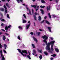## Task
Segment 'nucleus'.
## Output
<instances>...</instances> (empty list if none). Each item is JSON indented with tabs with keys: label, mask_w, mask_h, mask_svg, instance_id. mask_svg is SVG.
<instances>
[{
	"label": "nucleus",
	"mask_w": 60,
	"mask_h": 60,
	"mask_svg": "<svg viewBox=\"0 0 60 60\" xmlns=\"http://www.w3.org/2000/svg\"><path fill=\"white\" fill-rule=\"evenodd\" d=\"M27 57L29 58V59H30V60H31V57H30V56L29 55H28L27 56Z\"/></svg>",
	"instance_id": "nucleus-27"
},
{
	"label": "nucleus",
	"mask_w": 60,
	"mask_h": 60,
	"mask_svg": "<svg viewBox=\"0 0 60 60\" xmlns=\"http://www.w3.org/2000/svg\"><path fill=\"white\" fill-rule=\"evenodd\" d=\"M22 5H25V4H22Z\"/></svg>",
	"instance_id": "nucleus-60"
},
{
	"label": "nucleus",
	"mask_w": 60,
	"mask_h": 60,
	"mask_svg": "<svg viewBox=\"0 0 60 60\" xmlns=\"http://www.w3.org/2000/svg\"><path fill=\"white\" fill-rule=\"evenodd\" d=\"M43 39H45L43 41L45 43L46 45V50H48V52L50 53L51 52V51L50 50V45H51V49L52 51H54V49L53 48V45L55 43V41L54 40L51 41L50 42L48 43H47V40L48 39V37L44 35L42 37Z\"/></svg>",
	"instance_id": "nucleus-1"
},
{
	"label": "nucleus",
	"mask_w": 60,
	"mask_h": 60,
	"mask_svg": "<svg viewBox=\"0 0 60 60\" xmlns=\"http://www.w3.org/2000/svg\"><path fill=\"white\" fill-rule=\"evenodd\" d=\"M3 25H4V24L2 23L1 25V26H3Z\"/></svg>",
	"instance_id": "nucleus-52"
},
{
	"label": "nucleus",
	"mask_w": 60,
	"mask_h": 60,
	"mask_svg": "<svg viewBox=\"0 0 60 60\" xmlns=\"http://www.w3.org/2000/svg\"><path fill=\"white\" fill-rule=\"evenodd\" d=\"M32 12L33 13H33H34V10L33 9H32Z\"/></svg>",
	"instance_id": "nucleus-44"
},
{
	"label": "nucleus",
	"mask_w": 60,
	"mask_h": 60,
	"mask_svg": "<svg viewBox=\"0 0 60 60\" xmlns=\"http://www.w3.org/2000/svg\"><path fill=\"white\" fill-rule=\"evenodd\" d=\"M27 5H25V6H26V7H27Z\"/></svg>",
	"instance_id": "nucleus-63"
},
{
	"label": "nucleus",
	"mask_w": 60,
	"mask_h": 60,
	"mask_svg": "<svg viewBox=\"0 0 60 60\" xmlns=\"http://www.w3.org/2000/svg\"><path fill=\"white\" fill-rule=\"evenodd\" d=\"M30 21H29L28 22V23H30Z\"/></svg>",
	"instance_id": "nucleus-56"
},
{
	"label": "nucleus",
	"mask_w": 60,
	"mask_h": 60,
	"mask_svg": "<svg viewBox=\"0 0 60 60\" xmlns=\"http://www.w3.org/2000/svg\"><path fill=\"white\" fill-rule=\"evenodd\" d=\"M40 11H41V13L42 14H44V13L43 12H44V11H43V10H42V9H40Z\"/></svg>",
	"instance_id": "nucleus-17"
},
{
	"label": "nucleus",
	"mask_w": 60,
	"mask_h": 60,
	"mask_svg": "<svg viewBox=\"0 0 60 60\" xmlns=\"http://www.w3.org/2000/svg\"><path fill=\"white\" fill-rule=\"evenodd\" d=\"M1 30H2V31H3L4 32V31H5V30H4L2 29Z\"/></svg>",
	"instance_id": "nucleus-45"
},
{
	"label": "nucleus",
	"mask_w": 60,
	"mask_h": 60,
	"mask_svg": "<svg viewBox=\"0 0 60 60\" xmlns=\"http://www.w3.org/2000/svg\"><path fill=\"white\" fill-rule=\"evenodd\" d=\"M27 14H28V15H29V14H29V13H27Z\"/></svg>",
	"instance_id": "nucleus-64"
},
{
	"label": "nucleus",
	"mask_w": 60,
	"mask_h": 60,
	"mask_svg": "<svg viewBox=\"0 0 60 60\" xmlns=\"http://www.w3.org/2000/svg\"><path fill=\"white\" fill-rule=\"evenodd\" d=\"M33 52L34 53H32V54L33 55H34V53L36 54V51H35V50H33Z\"/></svg>",
	"instance_id": "nucleus-12"
},
{
	"label": "nucleus",
	"mask_w": 60,
	"mask_h": 60,
	"mask_svg": "<svg viewBox=\"0 0 60 60\" xmlns=\"http://www.w3.org/2000/svg\"><path fill=\"white\" fill-rule=\"evenodd\" d=\"M50 39L52 40H53L54 39V38L52 37H50Z\"/></svg>",
	"instance_id": "nucleus-37"
},
{
	"label": "nucleus",
	"mask_w": 60,
	"mask_h": 60,
	"mask_svg": "<svg viewBox=\"0 0 60 60\" xmlns=\"http://www.w3.org/2000/svg\"><path fill=\"white\" fill-rule=\"evenodd\" d=\"M7 17L8 19H10V16H9V15H8V14L7 15Z\"/></svg>",
	"instance_id": "nucleus-32"
},
{
	"label": "nucleus",
	"mask_w": 60,
	"mask_h": 60,
	"mask_svg": "<svg viewBox=\"0 0 60 60\" xmlns=\"http://www.w3.org/2000/svg\"><path fill=\"white\" fill-rule=\"evenodd\" d=\"M48 29L49 30V32H51V33H52V32L51 31V28L49 27H48Z\"/></svg>",
	"instance_id": "nucleus-11"
},
{
	"label": "nucleus",
	"mask_w": 60,
	"mask_h": 60,
	"mask_svg": "<svg viewBox=\"0 0 60 60\" xmlns=\"http://www.w3.org/2000/svg\"><path fill=\"white\" fill-rule=\"evenodd\" d=\"M23 16L24 17V18L25 19H26V15H25V14H24L23 15Z\"/></svg>",
	"instance_id": "nucleus-35"
},
{
	"label": "nucleus",
	"mask_w": 60,
	"mask_h": 60,
	"mask_svg": "<svg viewBox=\"0 0 60 60\" xmlns=\"http://www.w3.org/2000/svg\"><path fill=\"white\" fill-rule=\"evenodd\" d=\"M44 53L45 55H46V56H48V53H47V52H44Z\"/></svg>",
	"instance_id": "nucleus-24"
},
{
	"label": "nucleus",
	"mask_w": 60,
	"mask_h": 60,
	"mask_svg": "<svg viewBox=\"0 0 60 60\" xmlns=\"http://www.w3.org/2000/svg\"><path fill=\"white\" fill-rule=\"evenodd\" d=\"M30 34H32V35H33V32H31L30 33Z\"/></svg>",
	"instance_id": "nucleus-46"
},
{
	"label": "nucleus",
	"mask_w": 60,
	"mask_h": 60,
	"mask_svg": "<svg viewBox=\"0 0 60 60\" xmlns=\"http://www.w3.org/2000/svg\"><path fill=\"white\" fill-rule=\"evenodd\" d=\"M40 7L41 8H44V7H45V6H40Z\"/></svg>",
	"instance_id": "nucleus-33"
},
{
	"label": "nucleus",
	"mask_w": 60,
	"mask_h": 60,
	"mask_svg": "<svg viewBox=\"0 0 60 60\" xmlns=\"http://www.w3.org/2000/svg\"><path fill=\"white\" fill-rule=\"evenodd\" d=\"M5 0H2V1H5Z\"/></svg>",
	"instance_id": "nucleus-59"
},
{
	"label": "nucleus",
	"mask_w": 60,
	"mask_h": 60,
	"mask_svg": "<svg viewBox=\"0 0 60 60\" xmlns=\"http://www.w3.org/2000/svg\"><path fill=\"white\" fill-rule=\"evenodd\" d=\"M39 6H38L37 8L36 9V11H38V10L39 9Z\"/></svg>",
	"instance_id": "nucleus-29"
},
{
	"label": "nucleus",
	"mask_w": 60,
	"mask_h": 60,
	"mask_svg": "<svg viewBox=\"0 0 60 60\" xmlns=\"http://www.w3.org/2000/svg\"><path fill=\"white\" fill-rule=\"evenodd\" d=\"M10 0H7L8 1V2H9V1H10Z\"/></svg>",
	"instance_id": "nucleus-55"
},
{
	"label": "nucleus",
	"mask_w": 60,
	"mask_h": 60,
	"mask_svg": "<svg viewBox=\"0 0 60 60\" xmlns=\"http://www.w3.org/2000/svg\"><path fill=\"white\" fill-rule=\"evenodd\" d=\"M50 59L51 60H53V58H50Z\"/></svg>",
	"instance_id": "nucleus-49"
},
{
	"label": "nucleus",
	"mask_w": 60,
	"mask_h": 60,
	"mask_svg": "<svg viewBox=\"0 0 60 60\" xmlns=\"http://www.w3.org/2000/svg\"><path fill=\"white\" fill-rule=\"evenodd\" d=\"M41 2L42 3H45V1L44 0H41Z\"/></svg>",
	"instance_id": "nucleus-30"
},
{
	"label": "nucleus",
	"mask_w": 60,
	"mask_h": 60,
	"mask_svg": "<svg viewBox=\"0 0 60 60\" xmlns=\"http://www.w3.org/2000/svg\"><path fill=\"white\" fill-rule=\"evenodd\" d=\"M52 16L53 17V18H56V16L54 15H52Z\"/></svg>",
	"instance_id": "nucleus-26"
},
{
	"label": "nucleus",
	"mask_w": 60,
	"mask_h": 60,
	"mask_svg": "<svg viewBox=\"0 0 60 60\" xmlns=\"http://www.w3.org/2000/svg\"><path fill=\"white\" fill-rule=\"evenodd\" d=\"M4 46L5 49H6V48H7V45H6V44H4Z\"/></svg>",
	"instance_id": "nucleus-21"
},
{
	"label": "nucleus",
	"mask_w": 60,
	"mask_h": 60,
	"mask_svg": "<svg viewBox=\"0 0 60 60\" xmlns=\"http://www.w3.org/2000/svg\"><path fill=\"white\" fill-rule=\"evenodd\" d=\"M38 51L39 52H40V53H42V49H41L40 51V50H39V49H38Z\"/></svg>",
	"instance_id": "nucleus-19"
},
{
	"label": "nucleus",
	"mask_w": 60,
	"mask_h": 60,
	"mask_svg": "<svg viewBox=\"0 0 60 60\" xmlns=\"http://www.w3.org/2000/svg\"><path fill=\"white\" fill-rule=\"evenodd\" d=\"M28 53L29 55H30V52H28Z\"/></svg>",
	"instance_id": "nucleus-53"
},
{
	"label": "nucleus",
	"mask_w": 60,
	"mask_h": 60,
	"mask_svg": "<svg viewBox=\"0 0 60 60\" xmlns=\"http://www.w3.org/2000/svg\"><path fill=\"white\" fill-rule=\"evenodd\" d=\"M32 1H33V2H34V1H35V0H32Z\"/></svg>",
	"instance_id": "nucleus-57"
},
{
	"label": "nucleus",
	"mask_w": 60,
	"mask_h": 60,
	"mask_svg": "<svg viewBox=\"0 0 60 60\" xmlns=\"http://www.w3.org/2000/svg\"><path fill=\"white\" fill-rule=\"evenodd\" d=\"M5 34H6V35H7L8 36V35H9V34H7V33H5Z\"/></svg>",
	"instance_id": "nucleus-50"
},
{
	"label": "nucleus",
	"mask_w": 60,
	"mask_h": 60,
	"mask_svg": "<svg viewBox=\"0 0 60 60\" xmlns=\"http://www.w3.org/2000/svg\"><path fill=\"white\" fill-rule=\"evenodd\" d=\"M26 8L27 11H29V13L30 14V15H32V14L31 13V11H30V10L29 9V8H28V7H26Z\"/></svg>",
	"instance_id": "nucleus-7"
},
{
	"label": "nucleus",
	"mask_w": 60,
	"mask_h": 60,
	"mask_svg": "<svg viewBox=\"0 0 60 60\" xmlns=\"http://www.w3.org/2000/svg\"><path fill=\"white\" fill-rule=\"evenodd\" d=\"M1 21H5L4 19H3L2 20H1Z\"/></svg>",
	"instance_id": "nucleus-43"
},
{
	"label": "nucleus",
	"mask_w": 60,
	"mask_h": 60,
	"mask_svg": "<svg viewBox=\"0 0 60 60\" xmlns=\"http://www.w3.org/2000/svg\"><path fill=\"white\" fill-rule=\"evenodd\" d=\"M47 11H50V6H48L47 7Z\"/></svg>",
	"instance_id": "nucleus-5"
},
{
	"label": "nucleus",
	"mask_w": 60,
	"mask_h": 60,
	"mask_svg": "<svg viewBox=\"0 0 60 60\" xmlns=\"http://www.w3.org/2000/svg\"><path fill=\"white\" fill-rule=\"evenodd\" d=\"M34 19L35 20H36V17H35V16H36V15H37V13L36 12H35L34 13Z\"/></svg>",
	"instance_id": "nucleus-6"
},
{
	"label": "nucleus",
	"mask_w": 60,
	"mask_h": 60,
	"mask_svg": "<svg viewBox=\"0 0 60 60\" xmlns=\"http://www.w3.org/2000/svg\"><path fill=\"white\" fill-rule=\"evenodd\" d=\"M18 39H19V40H20V36H19L18 37Z\"/></svg>",
	"instance_id": "nucleus-34"
},
{
	"label": "nucleus",
	"mask_w": 60,
	"mask_h": 60,
	"mask_svg": "<svg viewBox=\"0 0 60 60\" xmlns=\"http://www.w3.org/2000/svg\"><path fill=\"white\" fill-rule=\"evenodd\" d=\"M17 0L18 3H19V1H20L21 3H22V2H23V0Z\"/></svg>",
	"instance_id": "nucleus-15"
},
{
	"label": "nucleus",
	"mask_w": 60,
	"mask_h": 60,
	"mask_svg": "<svg viewBox=\"0 0 60 60\" xmlns=\"http://www.w3.org/2000/svg\"><path fill=\"white\" fill-rule=\"evenodd\" d=\"M22 23H25L26 22V21L24 19L22 18Z\"/></svg>",
	"instance_id": "nucleus-9"
},
{
	"label": "nucleus",
	"mask_w": 60,
	"mask_h": 60,
	"mask_svg": "<svg viewBox=\"0 0 60 60\" xmlns=\"http://www.w3.org/2000/svg\"><path fill=\"white\" fill-rule=\"evenodd\" d=\"M55 50L57 52H59V50L58 49V48H55Z\"/></svg>",
	"instance_id": "nucleus-18"
},
{
	"label": "nucleus",
	"mask_w": 60,
	"mask_h": 60,
	"mask_svg": "<svg viewBox=\"0 0 60 60\" xmlns=\"http://www.w3.org/2000/svg\"><path fill=\"white\" fill-rule=\"evenodd\" d=\"M38 55L37 54H36L35 55V56H37Z\"/></svg>",
	"instance_id": "nucleus-58"
},
{
	"label": "nucleus",
	"mask_w": 60,
	"mask_h": 60,
	"mask_svg": "<svg viewBox=\"0 0 60 60\" xmlns=\"http://www.w3.org/2000/svg\"><path fill=\"white\" fill-rule=\"evenodd\" d=\"M56 55L55 54H54L53 55H51V56H53V57H55V56H56Z\"/></svg>",
	"instance_id": "nucleus-36"
},
{
	"label": "nucleus",
	"mask_w": 60,
	"mask_h": 60,
	"mask_svg": "<svg viewBox=\"0 0 60 60\" xmlns=\"http://www.w3.org/2000/svg\"><path fill=\"white\" fill-rule=\"evenodd\" d=\"M17 50H18L19 52H20L21 54V55H22L23 56H27V51L26 50H22V51L21 50H20L19 49H18ZM23 53H25V54H24Z\"/></svg>",
	"instance_id": "nucleus-2"
},
{
	"label": "nucleus",
	"mask_w": 60,
	"mask_h": 60,
	"mask_svg": "<svg viewBox=\"0 0 60 60\" xmlns=\"http://www.w3.org/2000/svg\"><path fill=\"white\" fill-rule=\"evenodd\" d=\"M11 27V26L10 25H9V26H6L5 29V30H8V28H10Z\"/></svg>",
	"instance_id": "nucleus-3"
},
{
	"label": "nucleus",
	"mask_w": 60,
	"mask_h": 60,
	"mask_svg": "<svg viewBox=\"0 0 60 60\" xmlns=\"http://www.w3.org/2000/svg\"><path fill=\"white\" fill-rule=\"evenodd\" d=\"M49 0L50 1H52V0Z\"/></svg>",
	"instance_id": "nucleus-61"
},
{
	"label": "nucleus",
	"mask_w": 60,
	"mask_h": 60,
	"mask_svg": "<svg viewBox=\"0 0 60 60\" xmlns=\"http://www.w3.org/2000/svg\"><path fill=\"white\" fill-rule=\"evenodd\" d=\"M48 15H49V17L50 19H51V15H50V14L49 13Z\"/></svg>",
	"instance_id": "nucleus-23"
},
{
	"label": "nucleus",
	"mask_w": 60,
	"mask_h": 60,
	"mask_svg": "<svg viewBox=\"0 0 60 60\" xmlns=\"http://www.w3.org/2000/svg\"><path fill=\"white\" fill-rule=\"evenodd\" d=\"M3 34V33L2 32H0V35H1V34Z\"/></svg>",
	"instance_id": "nucleus-47"
},
{
	"label": "nucleus",
	"mask_w": 60,
	"mask_h": 60,
	"mask_svg": "<svg viewBox=\"0 0 60 60\" xmlns=\"http://www.w3.org/2000/svg\"><path fill=\"white\" fill-rule=\"evenodd\" d=\"M30 23H29V24H27L26 26V29H27L29 28V27L30 26Z\"/></svg>",
	"instance_id": "nucleus-4"
},
{
	"label": "nucleus",
	"mask_w": 60,
	"mask_h": 60,
	"mask_svg": "<svg viewBox=\"0 0 60 60\" xmlns=\"http://www.w3.org/2000/svg\"><path fill=\"white\" fill-rule=\"evenodd\" d=\"M37 6V5H31V6L32 7H34V8H36V6Z\"/></svg>",
	"instance_id": "nucleus-13"
},
{
	"label": "nucleus",
	"mask_w": 60,
	"mask_h": 60,
	"mask_svg": "<svg viewBox=\"0 0 60 60\" xmlns=\"http://www.w3.org/2000/svg\"><path fill=\"white\" fill-rule=\"evenodd\" d=\"M34 26H35V22H34Z\"/></svg>",
	"instance_id": "nucleus-54"
},
{
	"label": "nucleus",
	"mask_w": 60,
	"mask_h": 60,
	"mask_svg": "<svg viewBox=\"0 0 60 60\" xmlns=\"http://www.w3.org/2000/svg\"><path fill=\"white\" fill-rule=\"evenodd\" d=\"M6 39V38H5V36H4L3 38V40H5Z\"/></svg>",
	"instance_id": "nucleus-25"
},
{
	"label": "nucleus",
	"mask_w": 60,
	"mask_h": 60,
	"mask_svg": "<svg viewBox=\"0 0 60 60\" xmlns=\"http://www.w3.org/2000/svg\"><path fill=\"white\" fill-rule=\"evenodd\" d=\"M39 30L40 31H42V30L41 29H39Z\"/></svg>",
	"instance_id": "nucleus-48"
},
{
	"label": "nucleus",
	"mask_w": 60,
	"mask_h": 60,
	"mask_svg": "<svg viewBox=\"0 0 60 60\" xmlns=\"http://www.w3.org/2000/svg\"><path fill=\"white\" fill-rule=\"evenodd\" d=\"M38 35H39L41 34V33L39 32H38Z\"/></svg>",
	"instance_id": "nucleus-39"
},
{
	"label": "nucleus",
	"mask_w": 60,
	"mask_h": 60,
	"mask_svg": "<svg viewBox=\"0 0 60 60\" xmlns=\"http://www.w3.org/2000/svg\"><path fill=\"white\" fill-rule=\"evenodd\" d=\"M4 8L5 9V12L6 13L7 12V10L6 9H7V8L6 7V6H5V5H4Z\"/></svg>",
	"instance_id": "nucleus-8"
},
{
	"label": "nucleus",
	"mask_w": 60,
	"mask_h": 60,
	"mask_svg": "<svg viewBox=\"0 0 60 60\" xmlns=\"http://www.w3.org/2000/svg\"><path fill=\"white\" fill-rule=\"evenodd\" d=\"M0 9L1 11H4V9L3 8H0Z\"/></svg>",
	"instance_id": "nucleus-28"
},
{
	"label": "nucleus",
	"mask_w": 60,
	"mask_h": 60,
	"mask_svg": "<svg viewBox=\"0 0 60 60\" xmlns=\"http://www.w3.org/2000/svg\"><path fill=\"white\" fill-rule=\"evenodd\" d=\"M18 27L20 30H22V28L21 26H19Z\"/></svg>",
	"instance_id": "nucleus-20"
},
{
	"label": "nucleus",
	"mask_w": 60,
	"mask_h": 60,
	"mask_svg": "<svg viewBox=\"0 0 60 60\" xmlns=\"http://www.w3.org/2000/svg\"><path fill=\"white\" fill-rule=\"evenodd\" d=\"M3 51H4V52L5 53H7V52H6V51H5V50L4 49Z\"/></svg>",
	"instance_id": "nucleus-38"
},
{
	"label": "nucleus",
	"mask_w": 60,
	"mask_h": 60,
	"mask_svg": "<svg viewBox=\"0 0 60 60\" xmlns=\"http://www.w3.org/2000/svg\"><path fill=\"white\" fill-rule=\"evenodd\" d=\"M59 10V9L58 8H57V10Z\"/></svg>",
	"instance_id": "nucleus-62"
},
{
	"label": "nucleus",
	"mask_w": 60,
	"mask_h": 60,
	"mask_svg": "<svg viewBox=\"0 0 60 60\" xmlns=\"http://www.w3.org/2000/svg\"><path fill=\"white\" fill-rule=\"evenodd\" d=\"M32 45L33 46V48H35V46H34V45L32 44Z\"/></svg>",
	"instance_id": "nucleus-31"
},
{
	"label": "nucleus",
	"mask_w": 60,
	"mask_h": 60,
	"mask_svg": "<svg viewBox=\"0 0 60 60\" xmlns=\"http://www.w3.org/2000/svg\"><path fill=\"white\" fill-rule=\"evenodd\" d=\"M45 21L46 23H47V24H48V25H50V23L49 21H48L46 20Z\"/></svg>",
	"instance_id": "nucleus-16"
},
{
	"label": "nucleus",
	"mask_w": 60,
	"mask_h": 60,
	"mask_svg": "<svg viewBox=\"0 0 60 60\" xmlns=\"http://www.w3.org/2000/svg\"><path fill=\"white\" fill-rule=\"evenodd\" d=\"M39 58H40V60H41L42 58V56L41 55H40L39 56Z\"/></svg>",
	"instance_id": "nucleus-14"
},
{
	"label": "nucleus",
	"mask_w": 60,
	"mask_h": 60,
	"mask_svg": "<svg viewBox=\"0 0 60 60\" xmlns=\"http://www.w3.org/2000/svg\"><path fill=\"white\" fill-rule=\"evenodd\" d=\"M38 20H39V21H40L41 20V16H39L38 17Z\"/></svg>",
	"instance_id": "nucleus-22"
},
{
	"label": "nucleus",
	"mask_w": 60,
	"mask_h": 60,
	"mask_svg": "<svg viewBox=\"0 0 60 60\" xmlns=\"http://www.w3.org/2000/svg\"><path fill=\"white\" fill-rule=\"evenodd\" d=\"M44 20H43V21L41 22V24L43 23H44Z\"/></svg>",
	"instance_id": "nucleus-41"
},
{
	"label": "nucleus",
	"mask_w": 60,
	"mask_h": 60,
	"mask_svg": "<svg viewBox=\"0 0 60 60\" xmlns=\"http://www.w3.org/2000/svg\"><path fill=\"white\" fill-rule=\"evenodd\" d=\"M6 5L8 7L9 6V5H8V3H7L6 4Z\"/></svg>",
	"instance_id": "nucleus-40"
},
{
	"label": "nucleus",
	"mask_w": 60,
	"mask_h": 60,
	"mask_svg": "<svg viewBox=\"0 0 60 60\" xmlns=\"http://www.w3.org/2000/svg\"><path fill=\"white\" fill-rule=\"evenodd\" d=\"M2 45L1 44H0V48H1V49L2 48Z\"/></svg>",
	"instance_id": "nucleus-42"
},
{
	"label": "nucleus",
	"mask_w": 60,
	"mask_h": 60,
	"mask_svg": "<svg viewBox=\"0 0 60 60\" xmlns=\"http://www.w3.org/2000/svg\"><path fill=\"white\" fill-rule=\"evenodd\" d=\"M33 38L34 41H35L37 43L38 42V40H37L34 37H33Z\"/></svg>",
	"instance_id": "nucleus-10"
},
{
	"label": "nucleus",
	"mask_w": 60,
	"mask_h": 60,
	"mask_svg": "<svg viewBox=\"0 0 60 60\" xmlns=\"http://www.w3.org/2000/svg\"><path fill=\"white\" fill-rule=\"evenodd\" d=\"M46 18H47V16H45L44 17L45 19H46Z\"/></svg>",
	"instance_id": "nucleus-51"
}]
</instances>
